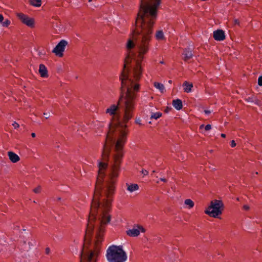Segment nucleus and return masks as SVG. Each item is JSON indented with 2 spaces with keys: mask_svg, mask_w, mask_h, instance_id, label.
<instances>
[{
  "mask_svg": "<svg viewBox=\"0 0 262 262\" xmlns=\"http://www.w3.org/2000/svg\"><path fill=\"white\" fill-rule=\"evenodd\" d=\"M160 180L161 181H163L164 182H167V180L166 179H164V178H160Z\"/></svg>",
  "mask_w": 262,
  "mask_h": 262,
  "instance_id": "nucleus-36",
  "label": "nucleus"
},
{
  "mask_svg": "<svg viewBox=\"0 0 262 262\" xmlns=\"http://www.w3.org/2000/svg\"><path fill=\"white\" fill-rule=\"evenodd\" d=\"M126 88L124 97V110L122 117L120 114L121 95L117 103L112 104L105 110L111 117L109 129L103 145L101 159L98 161V174L95 190L91 203L90 214H108L115 191L114 184L119 176L120 164L124 156L123 148L128 133L127 123L133 117L135 106V92L139 91V84L132 79L125 80Z\"/></svg>",
  "mask_w": 262,
  "mask_h": 262,
  "instance_id": "nucleus-1",
  "label": "nucleus"
},
{
  "mask_svg": "<svg viewBox=\"0 0 262 262\" xmlns=\"http://www.w3.org/2000/svg\"><path fill=\"white\" fill-rule=\"evenodd\" d=\"M224 210L223 202L220 200H213L211 201L209 205L206 207L204 213L213 218H220Z\"/></svg>",
  "mask_w": 262,
  "mask_h": 262,
  "instance_id": "nucleus-5",
  "label": "nucleus"
},
{
  "mask_svg": "<svg viewBox=\"0 0 262 262\" xmlns=\"http://www.w3.org/2000/svg\"><path fill=\"white\" fill-rule=\"evenodd\" d=\"M126 185L127 190L130 192H134L139 189V187L137 184H126Z\"/></svg>",
  "mask_w": 262,
  "mask_h": 262,
  "instance_id": "nucleus-16",
  "label": "nucleus"
},
{
  "mask_svg": "<svg viewBox=\"0 0 262 262\" xmlns=\"http://www.w3.org/2000/svg\"><path fill=\"white\" fill-rule=\"evenodd\" d=\"M161 0H141L140 9L136 21V28L129 35L125 43L126 54L123 68L120 77L122 84L128 76V67L134 58L135 64L133 69V80L139 81L143 72V61L150 49L153 26L157 17V11Z\"/></svg>",
  "mask_w": 262,
  "mask_h": 262,
  "instance_id": "nucleus-2",
  "label": "nucleus"
},
{
  "mask_svg": "<svg viewBox=\"0 0 262 262\" xmlns=\"http://www.w3.org/2000/svg\"><path fill=\"white\" fill-rule=\"evenodd\" d=\"M236 200H237V201H239V198H236Z\"/></svg>",
  "mask_w": 262,
  "mask_h": 262,
  "instance_id": "nucleus-41",
  "label": "nucleus"
},
{
  "mask_svg": "<svg viewBox=\"0 0 262 262\" xmlns=\"http://www.w3.org/2000/svg\"><path fill=\"white\" fill-rule=\"evenodd\" d=\"M0 23L2 24V27L7 28L11 24V21L8 19H4L2 14H0Z\"/></svg>",
  "mask_w": 262,
  "mask_h": 262,
  "instance_id": "nucleus-15",
  "label": "nucleus"
},
{
  "mask_svg": "<svg viewBox=\"0 0 262 262\" xmlns=\"http://www.w3.org/2000/svg\"><path fill=\"white\" fill-rule=\"evenodd\" d=\"M67 45L68 42L66 40H61L53 49V52L59 57H62L63 53Z\"/></svg>",
  "mask_w": 262,
  "mask_h": 262,
  "instance_id": "nucleus-7",
  "label": "nucleus"
},
{
  "mask_svg": "<svg viewBox=\"0 0 262 262\" xmlns=\"http://www.w3.org/2000/svg\"><path fill=\"white\" fill-rule=\"evenodd\" d=\"M194 206V202L190 199H187L184 202V208L187 209H191Z\"/></svg>",
  "mask_w": 262,
  "mask_h": 262,
  "instance_id": "nucleus-13",
  "label": "nucleus"
},
{
  "mask_svg": "<svg viewBox=\"0 0 262 262\" xmlns=\"http://www.w3.org/2000/svg\"><path fill=\"white\" fill-rule=\"evenodd\" d=\"M12 125L15 129H17V128H19V125L16 122H14L12 124Z\"/></svg>",
  "mask_w": 262,
  "mask_h": 262,
  "instance_id": "nucleus-27",
  "label": "nucleus"
},
{
  "mask_svg": "<svg viewBox=\"0 0 262 262\" xmlns=\"http://www.w3.org/2000/svg\"><path fill=\"white\" fill-rule=\"evenodd\" d=\"M154 86L157 89H158L161 93H164L165 92V88L163 84L155 82L154 83Z\"/></svg>",
  "mask_w": 262,
  "mask_h": 262,
  "instance_id": "nucleus-20",
  "label": "nucleus"
},
{
  "mask_svg": "<svg viewBox=\"0 0 262 262\" xmlns=\"http://www.w3.org/2000/svg\"><path fill=\"white\" fill-rule=\"evenodd\" d=\"M221 137H223V138H225L226 137V135L225 134H222L221 135Z\"/></svg>",
  "mask_w": 262,
  "mask_h": 262,
  "instance_id": "nucleus-38",
  "label": "nucleus"
},
{
  "mask_svg": "<svg viewBox=\"0 0 262 262\" xmlns=\"http://www.w3.org/2000/svg\"><path fill=\"white\" fill-rule=\"evenodd\" d=\"M160 63H163V61H161Z\"/></svg>",
  "mask_w": 262,
  "mask_h": 262,
  "instance_id": "nucleus-42",
  "label": "nucleus"
},
{
  "mask_svg": "<svg viewBox=\"0 0 262 262\" xmlns=\"http://www.w3.org/2000/svg\"><path fill=\"white\" fill-rule=\"evenodd\" d=\"M234 23L235 24H237V25H239V21L238 19H234Z\"/></svg>",
  "mask_w": 262,
  "mask_h": 262,
  "instance_id": "nucleus-35",
  "label": "nucleus"
},
{
  "mask_svg": "<svg viewBox=\"0 0 262 262\" xmlns=\"http://www.w3.org/2000/svg\"><path fill=\"white\" fill-rule=\"evenodd\" d=\"M56 27L59 28V30L60 31H62L64 30L62 25L60 23L59 24H57Z\"/></svg>",
  "mask_w": 262,
  "mask_h": 262,
  "instance_id": "nucleus-24",
  "label": "nucleus"
},
{
  "mask_svg": "<svg viewBox=\"0 0 262 262\" xmlns=\"http://www.w3.org/2000/svg\"><path fill=\"white\" fill-rule=\"evenodd\" d=\"M7 245L5 244H0V252H5L7 251Z\"/></svg>",
  "mask_w": 262,
  "mask_h": 262,
  "instance_id": "nucleus-22",
  "label": "nucleus"
},
{
  "mask_svg": "<svg viewBox=\"0 0 262 262\" xmlns=\"http://www.w3.org/2000/svg\"><path fill=\"white\" fill-rule=\"evenodd\" d=\"M236 143L234 140H232L231 141V146L232 147H234L236 146Z\"/></svg>",
  "mask_w": 262,
  "mask_h": 262,
  "instance_id": "nucleus-31",
  "label": "nucleus"
},
{
  "mask_svg": "<svg viewBox=\"0 0 262 262\" xmlns=\"http://www.w3.org/2000/svg\"><path fill=\"white\" fill-rule=\"evenodd\" d=\"M145 231V230L143 227L138 226L128 230L126 234L129 236L135 237L138 236L140 233H144Z\"/></svg>",
  "mask_w": 262,
  "mask_h": 262,
  "instance_id": "nucleus-8",
  "label": "nucleus"
},
{
  "mask_svg": "<svg viewBox=\"0 0 262 262\" xmlns=\"http://www.w3.org/2000/svg\"><path fill=\"white\" fill-rule=\"evenodd\" d=\"M172 105L173 107L177 110H180L183 107L182 102L180 99H179L173 100L172 101Z\"/></svg>",
  "mask_w": 262,
  "mask_h": 262,
  "instance_id": "nucleus-17",
  "label": "nucleus"
},
{
  "mask_svg": "<svg viewBox=\"0 0 262 262\" xmlns=\"http://www.w3.org/2000/svg\"><path fill=\"white\" fill-rule=\"evenodd\" d=\"M16 228H17V229H19V227L18 226H16Z\"/></svg>",
  "mask_w": 262,
  "mask_h": 262,
  "instance_id": "nucleus-40",
  "label": "nucleus"
},
{
  "mask_svg": "<svg viewBox=\"0 0 262 262\" xmlns=\"http://www.w3.org/2000/svg\"><path fill=\"white\" fill-rule=\"evenodd\" d=\"M31 136H32L33 138H34V137H35L36 135H35V134L34 133H31Z\"/></svg>",
  "mask_w": 262,
  "mask_h": 262,
  "instance_id": "nucleus-37",
  "label": "nucleus"
},
{
  "mask_svg": "<svg viewBox=\"0 0 262 262\" xmlns=\"http://www.w3.org/2000/svg\"><path fill=\"white\" fill-rule=\"evenodd\" d=\"M193 84L187 81L184 82L183 88L184 91L186 93H190L192 91Z\"/></svg>",
  "mask_w": 262,
  "mask_h": 262,
  "instance_id": "nucleus-11",
  "label": "nucleus"
},
{
  "mask_svg": "<svg viewBox=\"0 0 262 262\" xmlns=\"http://www.w3.org/2000/svg\"><path fill=\"white\" fill-rule=\"evenodd\" d=\"M39 73L42 77H47L48 76L47 69L43 64H40Z\"/></svg>",
  "mask_w": 262,
  "mask_h": 262,
  "instance_id": "nucleus-14",
  "label": "nucleus"
},
{
  "mask_svg": "<svg viewBox=\"0 0 262 262\" xmlns=\"http://www.w3.org/2000/svg\"><path fill=\"white\" fill-rule=\"evenodd\" d=\"M211 129V125L210 124H207L205 126V130H209Z\"/></svg>",
  "mask_w": 262,
  "mask_h": 262,
  "instance_id": "nucleus-29",
  "label": "nucleus"
},
{
  "mask_svg": "<svg viewBox=\"0 0 262 262\" xmlns=\"http://www.w3.org/2000/svg\"><path fill=\"white\" fill-rule=\"evenodd\" d=\"M162 116V113L160 112L152 113L150 118L155 119L156 120L159 119Z\"/></svg>",
  "mask_w": 262,
  "mask_h": 262,
  "instance_id": "nucleus-21",
  "label": "nucleus"
},
{
  "mask_svg": "<svg viewBox=\"0 0 262 262\" xmlns=\"http://www.w3.org/2000/svg\"><path fill=\"white\" fill-rule=\"evenodd\" d=\"M135 122L137 124H141V120L140 118L137 119Z\"/></svg>",
  "mask_w": 262,
  "mask_h": 262,
  "instance_id": "nucleus-32",
  "label": "nucleus"
},
{
  "mask_svg": "<svg viewBox=\"0 0 262 262\" xmlns=\"http://www.w3.org/2000/svg\"><path fill=\"white\" fill-rule=\"evenodd\" d=\"M46 253L49 254L50 252V249L49 248H46L45 249Z\"/></svg>",
  "mask_w": 262,
  "mask_h": 262,
  "instance_id": "nucleus-33",
  "label": "nucleus"
},
{
  "mask_svg": "<svg viewBox=\"0 0 262 262\" xmlns=\"http://www.w3.org/2000/svg\"><path fill=\"white\" fill-rule=\"evenodd\" d=\"M108 262H125L127 256L122 246L112 245L108 247L106 254Z\"/></svg>",
  "mask_w": 262,
  "mask_h": 262,
  "instance_id": "nucleus-4",
  "label": "nucleus"
},
{
  "mask_svg": "<svg viewBox=\"0 0 262 262\" xmlns=\"http://www.w3.org/2000/svg\"><path fill=\"white\" fill-rule=\"evenodd\" d=\"M29 4L32 6L39 7L41 5V0H29Z\"/></svg>",
  "mask_w": 262,
  "mask_h": 262,
  "instance_id": "nucleus-19",
  "label": "nucleus"
},
{
  "mask_svg": "<svg viewBox=\"0 0 262 262\" xmlns=\"http://www.w3.org/2000/svg\"><path fill=\"white\" fill-rule=\"evenodd\" d=\"M142 174L144 176H147L148 174V171L145 169H143L141 171Z\"/></svg>",
  "mask_w": 262,
  "mask_h": 262,
  "instance_id": "nucleus-28",
  "label": "nucleus"
},
{
  "mask_svg": "<svg viewBox=\"0 0 262 262\" xmlns=\"http://www.w3.org/2000/svg\"><path fill=\"white\" fill-rule=\"evenodd\" d=\"M8 156L10 160L13 163H16L20 160L19 157L13 151H9Z\"/></svg>",
  "mask_w": 262,
  "mask_h": 262,
  "instance_id": "nucleus-10",
  "label": "nucleus"
},
{
  "mask_svg": "<svg viewBox=\"0 0 262 262\" xmlns=\"http://www.w3.org/2000/svg\"><path fill=\"white\" fill-rule=\"evenodd\" d=\"M204 127V125H203V124H202V125H201L200 126V129H201V128H203Z\"/></svg>",
  "mask_w": 262,
  "mask_h": 262,
  "instance_id": "nucleus-39",
  "label": "nucleus"
},
{
  "mask_svg": "<svg viewBox=\"0 0 262 262\" xmlns=\"http://www.w3.org/2000/svg\"><path fill=\"white\" fill-rule=\"evenodd\" d=\"M43 115L45 116L46 119L49 118L50 116V114L49 113H44Z\"/></svg>",
  "mask_w": 262,
  "mask_h": 262,
  "instance_id": "nucleus-30",
  "label": "nucleus"
},
{
  "mask_svg": "<svg viewBox=\"0 0 262 262\" xmlns=\"http://www.w3.org/2000/svg\"><path fill=\"white\" fill-rule=\"evenodd\" d=\"M243 208L244 210L248 211L250 209V206L247 204H245L243 205Z\"/></svg>",
  "mask_w": 262,
  "mask_h": 262,
  "instance_id": "nucleus-25",
  "label": "nucleus"
},
{
  "mask_svg": "<svg viewBox=\"0 0 262 262\" xmlns=\"http://www.w3.org/2000/svg\"><path fill=\"white\" fill-rule=\"evenodd\" d=\"M213 37L215 40L222 41L225 39V32L222 30H217L213 32Z\"/></svg>",
  "mask_w": 262,
  "mask_h": 262,
  "instance_id": "nucleus-9",
  "label": "nucleus"
},
{
  "mask_svg": "<svg viewBox=\"0 0 262 262\" xmlns=\"http://www.w3.org/2000/svg\"><path fill=\"white\" fill-rule=\"evenodd\" d=\"M16 16L22 24L28 27L31 29L35 27V20L33 17H30L21 12L16 13Z\"/></svg>",
  "mask_w": 262,
  "mask_h": 262,
  "instance_id": "nucleus-6",
  "label": "nucleus"
},
{
  "mask_svg": "<svg viewBox=\"0 0 262 262\" xmlns=\"http://www.w3.org/2000/svg\"><path fill=\"white\" fill-rule=\"evenodd\" d=\"M102 241H96L93 245L89 244V241H84L80 254V262H97L99 254L98 245Z\"/></svg>",
  "mask_w": 262,
  "mask_h": 262,
  "instance_id": "nucleus-3",
  "label": "nucleus"
},
{
  "mask_svg": "<svg viewBox=\"0 0 262 262\" xmlns=\"http://www.w3.org/2000/svg\"><path fill=\"white\" fill-rule=\"evenodd\" d=\"M258 84L260 86H262V76H260L258 79Z\"/></svg>",
  "mask_w": 262,
  "mask_h": 262,
  "instance_id": "nucleus-26",
  "label": "nucleus"
},
{
  "mask_svg": "<svg viewBox=\"0 0 262 262\" xmlns=\"http://www.w3.org/2000/svg\"><path fill=\"white\" fill-rule=\"evenodd\" d=\"M184 56V59L185 60L189 59L192 57V53L191 50L189 49L185 50L183 53Z\"/></svg>",
  "mask_w": 262,
  "mask_h": 262,
  "instance_id": "nucleus-18",
  "label": "nucleus"
},
{
  "mask_svg": "<svg viewBox=\"0 0 262 262\" xmlns=\"http://www.w3.org/2000/svg\"><path fill=\"white\" fill-rule=\"evenodd\" d=\"M204 113L206 115H208L211 113V111L209 110H205Z\"/></svg>",
  "mask_w": 262,
  "mask_h": 262,
  "instance_id": "nucleus-34",
  "label": "nucleus"
},
{
  "mask_svg": "<svg viewBox=\"0 0 262 262\" xmlns=\"http://www.w3.org/2000/svg\"><path fill=\"white\" fill-rule=\"evenodd\" d=\"M40 191H41V187L40 186H38L33 189V192L35 193H38L40 192Z\"/></svg>",
  "mask_w": 262,
  "mask_h": 262,
  "instance_id": "nucleus-23",
  "label": "nucleus"
},
{
  "mask_svg": "<svg viewBox=\"0 0 262 262\" xmlns=\"http://www.w3.org/2000/svg\"><path fill=\"white\" fill-rule=\"evenodd\" d=\"M89 2H91V1H92V0H89Z\"/></svg>",
  "mask_w": 262,
  "mask_h": 262,
  "instance_id": "nucleus-43",
  "label": "nucleus"
},
{
  "mask_svg": "<svg viewBox=\"0 0 262 262\" xmlns=\"http://www.w3.org/2000/svg\"><path fill=\"white\" fill-rule=\"evenodd\" d=\"M155 38L158 41H163L165 40V36L164 33L162 30H158L156 31Z\"/></svg>",
  "mask_w": 262,
  "mask_h": 262,
  "instance_id": "nucleus-12",
  "label": "nucleus"
}]
</instances>
